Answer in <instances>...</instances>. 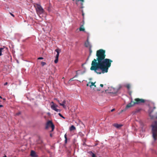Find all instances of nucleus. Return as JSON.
Wrapping results in <instances>:
<instances>
[{"label": "nucleus", "instance_id": "nucleus-1", "mask_svg": "<svg viewBox=\"0 0 157 157\" xmlns=\"http://www.w3.org/2000/svg\"><path fill=\"white\" fill-rule=\"evenodd\" d=\"M105 51L100 49L97 51V59H94L91 63L90 69L94 71L97 74H101L107 73L111 66L113 61L109 59H105Z\"/></svg>", "mask_w": 157, "mask_h": 157}, {"label": "nucleus", "instance_id": "nucleus-2", "mask_svg": "<svg viewBox=\"0 0 157 157\" xmlns=\"http://www.w3.org/2000/svg\"><path fill=\"white\" fill-rule=\"evenodd\" d=\"M145 102V100L144 99L139 98H135L134 101L132 100L130 103L127 105L125 108L127 109L133 106L136 105H138L141 103H144Z\"/></svg>", "mask_w": 157, "mask_h": 157}, {"label": "nucleus", "instance_id": "nucleus-3", "mask_svg": "<svg viewBox=\"0 0 157 157\" xmlns=\"http://www.w3.org/2000/svg\"><path fill=\"white\" fill-rule=\"evenodd\" d=\"M157 118V116L156 117ZM153 137L155 141L157 139V121H155L151 125Z\"/></svg>", "mask_w": 157, "mask_h": 157}, {"label": "nucleus", "instance_id": "nucleus-4", "mask_svg": "<svg viewBox=\"0 0 157 157\" xmlns=\"http://www.w3.org/2000/svg\"><path fill=\"white\" fill-rule=\"evenodd\" d=\"M34 6L36 8V11L38 14H41L44 12V10L40 5L36 4Z\"/></svg>", "mask_w": 157, "mask_h": 157}, {"label": "nucleus", "instance_id": "nucleus-5", "mask_svg": "<svg viewBox=\"0 0 157 157\" xmlns=\"http://www.w3.org/2000/svg\"><path fill=\"white\" fill-rule=\"evenodd\" d=\"M49 127H51L52 128L51 132L53 131L55 128V126L51 121H49L47 122L45 128L47 129Z\"/></svg>", "mask_w": 157, "mask_h": 157}, {"label": "nucleus", "instance_id": "nucleus-6", "mask_svg": "<svg viewBox=\"0 0 157 157\" xmlns=\"http://www.w3.org/2000/svg\"><path fill=\"white\" fill-rule=\"evenodd\" d=\"M82 24L81 25L80 27L79 28V31H85V29L84 27V21L83 20L82 21Z\"/></svg>", "mask_w": 157, "mask_h": 157}, {"label": "nucleus", "instance_id": "nucleus-7", "mask_svg": "<svg viewBox=\"0 0 157 157\" xmlns=\"http://www.w3.org/2000/svg\"><path fill=\"white\" fill-rule=\"evenodd\" d=\"M85 45L86 47L88 48H92V45L90 43L88 40L85 42Z\"/></svg>", "mask_w": 157, "mask_h": 157}, {"label": "nucleus", "instance_id": "nucleus-8", "mask_svg": "<svg viewBox=\"0 0 157 157\" xmlns=\"http://www.w3.org/2000/svg\"><path fill=\"white\" fill-rule=\"evenodd\" d=\"M55 51L57 52V54L56 55L55 58H59V52H61V50L59 49H56L55 50Z\"/></svg>", "mask_w": 157, "mask_h": 157}, {"label": "nucleus", "instance_id": "nucleus-9", "mask_svg": "<svg viewBox=\"0 0 157 157\" xmlns=\"http://www.w3.org/2000/svg\"><path fill=\"white\" fill-rule=\"evenodd\" d=\"M66 101H65V100H64L63 101L62 103H59V104L60 105L63 106V108H66V106L65 105V104L66 103Z\"/></svg>", "mask_w": 157, "mask_h": 157}, {"label": "nucleus", "instance_id": "nucleus-10", "mask_svg": "<svg viewBox=\"0 0 157 157\" xmlns=\"http://www.w3.org/2000/svg\"><path fill=\"white\" fill-rule=\"evenodd\" d=\"M113 126L117 128H119L122 126V125L117 124H113Z\"/></svg>", "mask_w": 157, "mask_h": 157}, {"label": "nucleus", "instance_id": "nucleus-11", "mask_svg": "<svg viewBox=\"0 0 157 157\" xmlns=\"http://www.w3.org/2000/svg\"><path fill=\"white\" fill-rule=\"evenodd\" d=\"M57 106H56L54 105H53L51 106V108L52 109L55 111V110L57 109L56 108Z\"/></svg>", "mask_w": 157, "mask_h": 157}, {"label": "nucleus", "instance_id": "nucleus-12", "mask_svg": "<svg viewBox=\"0 0 157 157\" xmlns=\"http://www.w3.org/2000/svg\"><path fill=\"white\" fill-rule=\"evenodd\" d=\"M75 129V127L74 125H72L70 128V130L72 131Z\"/></svg>", "mask_w": 157, "mask_h": 157}, {"label": "nucleus", "instance_id": "nucleus-13", "mask_svg": "<svg viewBox=\"0 0 157 157\" xmlns=\"http://www.w3.org/2000/svg\"><path fill=\"white\" fill-rule=\"evenodd\" d=\"M95 82H89V83H91V85H90L89 86H90V87H91V86H95V87H96V85H95Z\"/></svg>", "mask_w": 157, "mask_h": 157}, {"label": "nucleus", "instance_id": "nucleus-14", "mask_svg": "<svg viewBox=\"0 0 157 157\" xmlns=\"http://www.w3.org/2000/svg\"><path fill=\"white\" fill-rule=\"evenodd\" d=\"M35 155V152L33 151H31V155L32 156L34 157Z\"/></svg>", "mask_w": 157, "mask_h": 157}, {"label": "nucleus", "instance_id": "nucleus-15", "mask_svg": "<svg viewBox=\"0 0 157 157\" xmlns=\"http://www.w3.org/2000/svg\"><path fill=\"white\" fill-rule=\"evenodd\" d=\"M4 48V47L3 48H0V56H1L2 55V52L3 51Z\"/></svg>", "mask_w": 157, "mask_h": 157}, {"label": "nucleus", "instance_id": "nucleus-16", "mask_svg": "<svg viewBox=\"0 0 157 157\" xmlns=\"http://www.w3.org/2000/svg\"><path fill=\"white\" fill-rule=\"evenodd\" d=\"M64 138L65 139V144H66L67 142V135L66 134L64 135Z\"/></svg>", "mask_w": 157, "mask_h": 157}, {"label": "nucleus", "instance_id": "nucleus-17", "mask_svg": "<svg viewBox=\"0 0 157 157\" xmlns=\"http://www.w3.org/2000/svg\"><path fill=\"white\" fill-rule=\"evenodd\" d=\"M73 1L74 0H73ZM76 1H80L81 2V4L82 6L83 5V3L84 2V0H76Z\"/></svg>", "mask_w": 157, "mask_h": 157}, {"label": "nucleus", "instance_id": "nucleus-18", "mask_svg": "<svg viewBox=\"0 0 157 157\" xmlns=\"http://www.w3.org/2000/svg\"><path fill=\"white\" fill-rule=\"evenodd\" d=\"M125 86L128 89V90H129L130 89V84H127Z\"/></svg>", "mask_w": 157, "mask_h": 157}, {"label": "nucleus", "instance_id": "nucleus-19", "mask_svg": "<svg viewBox=\"0 0 157 157\" xmlns=\"http://www.w3.org/2000/svg\"><path fill=\"white\" fill-rule=\"evenodd\" d=\"M89 52H90V55H89V56H90L91 55V53L92 52V51L91 49V48H89Z\"/></svg>", "mask_w": 157, "mask_h": 157}, {"label": "nucleus", "instance_id": "nucleus-20", "mask_svg": "<svg viewBox=\"0 0 157 157\" xmlns=\"http://www.w3.org/2000/svg\"><path fill=\"white\" fill-rule=\"evenodd\" d=\"M58 61V58H56V59L54 61V62L55 63H57Z\"/></svg>", "mask_w": 157, "mask_h": 157}, {"label": "nucleus", "instance_id": "nucleus-21", "mask_svg": "<svg viewBox=\"0 0 157 157\" xmlns=\"http://www.w3.org/2000/svg\"><path fill=\"white\" fill-rule=\"evenodd\" d=\"M58 114H59V115L60 117H62V118H63V119H65V118L63 116H62V115L60 113H59Z\"/></svg>", "mask_w": 157, "mask_h": 157}, {"label": "nucleus", "instance_id": "nucleus-22", "mask_svg": "<svg viewBox=\"0 0 157 157\" xmlns=\"http://www.w3.org/2000/svg\"><path fill=\"white\" fill-rule=\"evenodd\" d=\"M41 64L42 65V66H44V65H46V63L45 62H42L41 63Z\"/></svg>", "mask_w": 157, "mask_h": 157}, {"label": "nucleus", "instance_id": "nucleus-23", "mask_svg": "<svg viewBox=\"0 0 157 157\" xmlns=\"http://www.w3.org/2000/svg\"><path fill=\"white\" fill-rule=\"evenodd\" d=\"M140 110H141L140 109H137L136 110L135 112L136 113H138L140 111Z\"/></svg>", "mask_w": 157, "mask_h": 157}, {"label": "nucleus", "instance_id": "nucleus-24", "mask_svg": "<svg viewBox=\"0 0 157 157\" xmlns=\"http://www.w3.org/2000/svg\"><path fill=\"white\" fill-rule=\"evenodd\" d=\"M55 111H56L57 112H60V110L59 109H56V110H55Z\"/></svg>", "mask_w": 157, "mask_h": 157}, {"label": "nucleus", "instance_id": "nucleus-25", "mask_svg": "<svg viewBox=\"0 0 157 157\" xmlns=\"http://www.w3.org/2000/svg\"><path fill=\"white\" fill-rule=\"evenodd\" d=\"M92 157H96L95 155L94 154L92 153Z\"/></svg>", "mask_w": 157, "mask_h": 157}, {"label": "nucleus", "instance_id": "nucleus-26", "mask_svg": "<svg viewBox=\"0 0 157 157\" xmlns=\"http://www.w3.org/2000/svg\"><path fill=\"white\" fill-rule=\"evenodd\" d=\"M10 13L12 16H13V17H14V15L13 14L11 13Z\"/></svg>", "mask_w": 157, "mask_h": 157}, {"label": "nucleus", "instance_id": "nucleus-27", "mask_svg": "<svg viewBox=\"0 0 157 157\" xmlns=\"http://www.w3.org/2000/svg\"><path fill=\"white\" fill-rule=\"evenodd\" d=\"M82 16H83V19H84V14L83 13V11H82Z\"/></svg>", "mask_w": 157, "mask_h": 157}, {"label": "nucleus", "instance_id": "nucleus-28", "mask_svg": "<svg viewBox=\"0 0 157 157\" xmlns=\"http://www.w3.org/2000/svg\"><path fill=\"white\" fill-rule=\"evenodd\" d=\"M38 59H43V58L42 57H39V58H38Z\"/></svg>", "mask_w": 157, "mask_h": 157}, {"label": "nucleus", "instance_id": "nucleus-29", "mask_svg": "<svg viewBox=\"0 0 157 157\" xmlns=\"http://www.w3.org/2000/svg\"><path fill=\"white\" fill-rule=\"evenodd\" d=\"M106 85L105 84V86H104V88L105 89V90H107V89H106V90L105 89L106 88Z\"/></svg>", "mask_w": 157, "mask_h": 157}, {"label": "nucleus", "instance_id": "nucleus-30", "mask_svg": "<svg viewBox=\"0 0 157 157\" xmlns=\"http://www.w3.org/2000/svg\"><path fill=\"white\" fill-rule=\"evenodd\" d=\"M55 100H57V101H58V102L59 103H60L59 102V100H58L57 99H56V98H55Z\"/></svg>", "mask_w": 157, "mask_h": 157}, {"label": "nucleus", "instance_id": "nucleus-31", "mask_svg": "<svg viewBox=\"0 0 157 157\" xmlns=\"http://www.w3.org/2000/svg\"><path fill=\"white\" fill-rule=\"evenodd\" d=\"M20 113H20V112H19V113H17L16 114V115H20Z\"/></svg>", "mask_w": 157, "mask_h": 157}, {"label": "nucleus", "instance_id": "nucleus-32", "mask_svg": "<svg viewBox=\"0 0 157 157\" xmlns=\"http://www.w3.org/2000/svg\"><path fill=\"white\" fill-rule=\"evenodd\" d=\"M103 86H104V85H103V84H101L100 85V86L101 87H103Z\"/></svg>", "mask_w": 157, "mask_h": 157}, {"label": "nucleus", "instance_id": "nucleus-33", "mask_svg": "<svg viewBox=\"0 0 157 157\" xmlns=\"http://www.w3.org/2000/svg\"><path fill=\"white\" fill-rule=\"evenodd\" d=\"M8 84V83L7 82H5L4 84V86H6V85H7V84Z\"/></svg>", "mask_w": 157, "mask_h": 157}, {"label": "nucleus", "instance_id": "nucleus-34", "mask_svg": "<svg viewBox=\"0 0 157 157\" xmlns=\"http://www.w3.org/2000/svg\"><path fill=\"white\" fill-rule=\"evenodd\" d=\"M115 110V109H112L111 110V112H113V111H114V110Z\"/></svg>", "mask_w": 157, "mask_h": 157}, {"label": "nucleus", "instance_id": "nucleus-35", "mask_svg": "<svg viewBox=\"0 0 157 157\" xmlns=\"http://www.w3.org/2000/svg\"><path fill=\"white\" fill-rule=\"evenodd\" d=\"M73 78H71V79L70 80V81L71 80V81L73 80Z\"/></svg>", "mask_w": 157, "mask_h": 157}, {"label": "nucleus", "instance_id": "nucleus-36", "mask_svg": "<svg viewBox=\"0 0 157 157\" xmlns=\"http://www.w3.org/2000/svg\"><path fill=\"white\" fill-rule=\"evenodd\" d=\"M50 136L51 137H52V134H50Z\"/></svg>", "mask_w": 157, "mask_h": 157}, {"label": "nucleus", "instance_id": "nucleus-37", "mask_svg": "<svg viewBox=\"0 0 157 157\" xmlns=\"http://www.w3.org/2000/svg\"><path fill=\"white\" fill-rule=\"evenodd\" d=\"M3 107V105H0V107Z\"/></svg>", "mask_w": 157, "mask_h": 157}, {"label": "nucleus", "instance_id": "nucleus-38", "mask_svg": "<svg viewBox=\"0 0 157 157\" xmlns=\"http://www.w3.org/2000/svg\"><path fill=\"white\" fill-rule=\"evenodd\" d=\"M89 83H87V84H86V86H89Z\"/></svg>", "mask_w": 157, "mask_h": 157}, {"label": "nucleus", "instance_id": "nucleus-39", "mask_svg": "<svg viewBox=\"0 0 157 157\" xmlns=\"http://www.w3.org/2000/svg\"><path fill=\"white\" fill-rule=\"evenodd\" d=\"M51 103L53 104V105H54V103L52 101Z\"/></svg>", "mask_w": 157, "mask_h": 157}, {"label": "nucleus", "instance_id": "nucleus-40", "mask_svg": "<svg viewBox=\"0 0 157 157\" xmlns=\"http://www.w3.org/2000/svg\"><path fill=\"white\" fill-rule=\"evenodd\" d=\"M77 75H75V77H77Z\"/></svg>", "mask_w": 157, "mask_h": 157}, {"label": "nucleus", "instance_id": "nucleus-41", "mask_svg": "<svg viewBox=\"0 0 157 157\" xmlns=\"http://www.w3.org/2000/svg\"><path fill=\"white\" fill-rule=\"evenodd\" d=\"M3 157H6V155H5Z\"/></svg>", "mask_w": 157, "mask_h": 157}, {"label": "nucleus", "instance_id": "nucleus-42", "mask_svg": "<svg viewBox=\"0 0 157 157\" xmlns=\"http://www.w3.org/2000/svg\"><path fill=\"white\" fill-rule=\"evenodd\" d=\"M155 108H156V107H153L154 109H155Z\"/></svg>", "mask_w": 157, "mask_h": 157}, {"label": "nucleus", "instance_id": "nucleus-43", "mask_svg": "<svg viewBox=\"0 0 157 157\" xmlns=\"http://www.w3.org/2000/svg\"><path fill=\"white\" fill-rule=\"evenodd\" d=\"M0 98H2V97L1 96H0Z\"/></svg>", "mask_w": 157, "mask_h": 157}, {"label": "nucleus", "instance_id": "nucleus-44", "mask_svg": "<svg viewBox=\"0 0 157 157\" xmlns=\"http://www.w3.org/2000/svg\"><path fill=\"white\" fill-rule=\"evenodd\" d=\"M76 4H77V2H76Z\"/></svg>", "mask_w": 157, "mask_h": 157}, {"label": "nucleus", "instance_id": "nucleus-45", "mask_svg": "<svg viewBox=\"0 0 157 157\" xmlns=\"http://www.w3.org/2000/svg\"><path fill=\"white\" fill-rule=\"evenodd\" d=\"M3 100H5V98H4V99H3Z\"/></svg>", "mask_w": 157, "mask_h": 157}]
</instances>
